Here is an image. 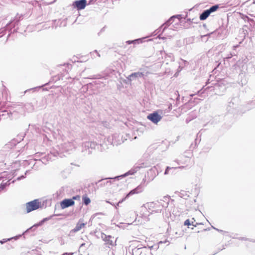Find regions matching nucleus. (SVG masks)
Masks as SVG:
<instances>
[{
	"label": "nucleus",
	"mask_w": 255,
	"mask_h": 255,
	"mask_svg": "<svg viewBox=\"0 0 255 255\" xmlns=\"http://www.w3.org/2000/svg\"><path fill=\"white\" fill-rule=\"evenodd\" d=\"M78 145V142L73 140L71 141L64 142L60 145L59 147V151L53 150L50 151V154H48L47 156H45L39 160L38 162H42L44 164H46L49 160H52V157H56L60 155V152H69L75 149Z\"/></svg>",
	"instance_id": "obj_1"
},
{
	"label": "nucleus",
	"mask_w": 255,
	"mask_h": 255,
	"mask_svg": "<svg viewBox=\"0 0 255 255\" xmlns=\"http://www.w3.org/2000/svg\"><path fill=\"white\" fill-rule=\"evenodd\" d=\"M147 163L146 162H143L141 161H139L137 163H136L134 167L129 170L128 172L126 173L117 176L114 178H106L105 179H102L99 180L97 182L95 183V184L98 186V187H102L105 186L108 184H111V179H121L122 178L127 176L129 175H133L137 171H138L140 168H145L147 167Z\"/></svg>",
	"instance_id": "obj_2"
},
{
	"label": "nucleus",
	"mask_w": 255,
	"mask_h": 255,
	"mask_svg": "<svg viewBox=\"0 0 255 255\" xmlns=\"http://www.w3.org/2000/svg\"><path fill=\"white\" fill-rule=\"evenodd\" d=\"M22 108V106L18 105L15 107V109H13L9 112L5 111L4 113H6L8 117L10 120L16 119L19 117L20 115H23L21 110Z\"/></svg>",
	"instance_id": "obj_3"
},
{
	"label": "nucleus",
	"mask_w": 255,
	"mask_h": 255,
	"mask_svg": "<svg viewBox=\"0 0 255 255\" xmlns=\"http://www.w3.org/2000/svg\"><path fill=\"white\" fill-rule=\"evenodd\" d=\"M145 185L144 184V182H142L139 184L138 186H137L135 188L131 190L128 194H127L126 196L123 198L122 200H120L118 204H119L122 203L125 200L128 198L129 196L133 195L135 194H139L143 192L144 190Z\"/></svg>",
	"instance_id": "obj_4"
},
{
	"label": "nucleus",
	"mask_w": 255,
	"mask_h": 255,
	"mask_svg": "<svg viewBox=\"0 0 255 255\" xmlns=\"http://www.w3.org/2000/svg\"><path fill=\"white\" fill-rule=\"evenodd\" d=\"M150 73L146 70H142L137 72H134L131 73L128 76V79L130 81H132L135 79L139 78H143L145 79Z\"/></svg>",
	"instance_id": "obj_5"
},
{
	"label": "nucleus",
	"mask_w": 255,
	"mask_h": 255,
	"mask_svg": "<svg viewBox=\"0 0 255 255\" xmlns=\"http://www.w3.org/2000/svg\"><path fill=\"white\" fill-rule=\"evenodd\" d=\"M41 207V202L38 199L34 200L26 204V212L29 213Z\"/></svg>",
	"instance_id": "obj_6"
},
{
	"label": "nucleus",
	"mask_w": 255,
	"mask_h": 255,
	"mask_svg": "<svg viewBox=\"0 0 255 255\" xmlns=\"http://www.w3.org/2000/svg\"><path fill=\"white\" fill-rule=\"evenodd\" d=\"M219 8V6L217 5L212 6L209 9L205 10L202 14L200 15V19L201 20H203L206 19L209 15L215 11H216Z\"/></svg>",
	"instance_id": "obj_7"
},
{
	"label": "nucleus",
	"mask_w": 255,
	"mask_h": 255,
	"mask_svg": "<svg viewBox=\"0 0 255 255\" xmlns=\"http://www.w3.org/2000/svg\"><path fill=\"white\" fill-rule=\"evenodd\" d=\"M142 207H144L151 211V214H153V212L156 213L158 211V209H156L158 208V205L153 202L147 203L145 204H144Z\"/></svg>",
	"instance_id": "obj_8"
},
{
	"label": "nucleus",
	"mask_w": 255,
	"mask_h": 255,
	"mask_svg": "<svg viewBox=\"0 0 255 255\" xmlns=\"http://www.w3.org/2000/svg\"><path fill=\"white\" fill-rule=\"evenodd\" d=\"M22 107L21 110L23 115H25L26 113H32L34 110V106L31 103H26Z\"/></svg>",
	"instance_id": "obj_9"
},
{
	"label": "nucleus",
	"mask_w": 255,
	"mask_h": 255,
	"mask_svg": "<svg viewBox=\"0 0 255 255\" xmlns=\"http://www.w3.org/2000/svg\"><path fill=\"white\" fill-rule=\"evenodd\" d=\"M75 204L74 201L72 199H65L62 200L60 203L61 207L62 209H65L69 207L74 205Z\"/></svg>",
	"instance_id": "obj_10"
},
{
	"label": "nucleus",
	"mask_w": 255,
	"mask_h": 255,
	"mask_svg": "<svg viewBox=\"0 0 255 255\" xmlns=\"http://www.w3.org/2000/svg\"><path fill=\"white\" fill-rule=\"evenodd\" d=\"M86 0H78L73 2V5L76 7L78 10L84 9L86 5Z\"/></svg>",
	"instance_id": "obj_11"
},
{
	"label": "nucleus",
	"mask_w": 255,
	"mask_h": 255,
	"mask_svg": "<svg viewBox=\"0 0 255 255\" xmlns=\"http://www.w3.org/2000/svg\"><path fill=\"white\" fill-rule=\"evenodd\" d=\"M147 118L154 124H157L159 122V115L158 114V111L149 114Z\"/></svg>",
	"instance_id": "obj_12"
},
{
	"label": "nucleus",
	"mask_w": 255,
	"mask_h": 255,
	"mask_svg": "<svg viewBox=\"0 0 255 255\" xmlns=\"http://www.w3.org/2000/svg\"><path fill=\"white\" fill-rule=\"evenodd\" d=\"M97 146V144L95 142L93 141L85 142L83 143L82 144V147L85 150H86L87 149H90V148H91V149H95ZM91 152V151L90 150H89L88 153H90Z\"/></svg>",
	"instance_id": "obj_13"
},
{
	"label": "nucleus",
	"mask_w": 255,
	"mask_h": 255,
	"mask_svg": "<svg viewBox=\"0 0 255 255\" xmlns=\"http://www.w3.org/2000/svg\"><path fill=\"white\" fill-rule=\"evenodd\" d=\"M101 238L105 242H106L107 244L111 246H114L115 245L116 242H114L113 240L111 239H114V237H112L111 236H108L104 233H102L101 235Z\"/></svg>",
	"instance_id": "obj_14"
},
{
	"label": "nucleus",
	"mask_w": 255,
	"mask_h": 255,
	"mask_svg": "<svg viewBox=\"0 0 255 255\" xmlns=\"http://www.w3.org/2000/svg\"><path fill=\"white\" fill-rule=\"evenodd\" d=\"M51 218V216L49 217H48V218H44L43 220H42L40 222H39L38 223L33 225L32 227H30V228L28 229L27 230H26L23 234H24V233H26V232H28L29 231L31 230H32L33 229H34L33 230H34L38 226H41L45 221H48L49 220V219H50Z\"/></svg>",
	"instance_id": "obj_15"
},
{
	"label": "nucleus",
	"mask_w": 255,
	"mask_h": 255,
	"mask_svg": "<svg viewBox=\"0 0 255 255\" xmlns=\"http://www.w3.org/2000/svg\"><path fill=\"white\" fill-rule=\"evenodd\" d=\"M85 225V224L84 223H78L76 224V227L74 229H72L70 232L69 235H72V234L74 233H76L77 232H78L80 231L83 227H84Z\"/></svg>",
	"instance_id": "obj_16"
},
{
	"label": "nucleus",
	"mask_w": 255,
	"mask_h": 255,
	"mask_svg": "<svg viewBox=\"0 0 255 255\" xmlns=\"http://www.w3.org/2000/svg\"><path fill=\"white\" fill-rule=\"evenodd\" d=\"M184 225L185 226H194V227H196L197 225H198V223H196V221L194 219V218H192L191 219H187L186 220L185 222H184Z\"/></svg>",
	"instance_id": "obj_17"
},
{
	"label": "nucleus",
	"mask_w": 255,
	"mask_h": 255,
	"mask_svg": "<svg viewBox=\"0 0 255 255\" xmlns=\"http://www.w3.org/2000/svg\"><path fill=\"white\" fill-rule=\"evenodd\" d=\"M158 173L159 172L157 169V167L155 166L151 168L148 172V175H152L153 177H155L156 175H158Z\"/></svg>",
	"instance_id": "obj_18"
},
{
	"label": "nucleus",
	"mask_w": 255,
	"mask_h": 255,
	"mask_svg": "<svg viewBox=\"0 0 255 255\" xmlns=\"http://www.w3.org/2000/svg\"><path fill=\"white\" fill-rule=\"evenodd\" d=\"M19 21V19L17 18L16 17L15 19H14L13 21H10L9 23H7L6 25V28L8 29L11 25H13V27L15 26L16 24H17L18 21Z\"/></svg>",
	"instance_id": "obj_19"
},
{
	"label": "nucleus",
	"mask_w": 255,
	"mask_h": 255,
	"mask_svg": "<svg viewBox=\"0 0 255 255\" xmlns=\"http://www.w3.org/2000/svg\"><path fill=\"white\" fill-rule=\"evenodd\" d=\"M142 253L141 255H150L151 250L149 248L143 247L141 248Z\"/></svg>",
	"instance_id": "obj_20"
},
{
	"label": "nucleus",
	"mask_w": 255,
	"mask_h": 255,
	"mask_svg": "<svg viewBox=\"0 0 255 255\" xmlns=\"http://www.w3.org/2000/svg\"><path fill=\"white\" fill-rule=\"evenodd\" d=\"M141 248H134L132 250V255H141Z\"/></svg>",
	"instance_id": "obj_21"
},
{
	"label": "nucleus",
	"mask_w": 255,
	"mask_h": 255,
	"mask_svg": "<svg viewBox=\"0 0 255 255\" xmlns=\"http://www.w3.org/2000/svg\"><path fill=\"white\" fill-rule=\"evenodd\" d=\"M145 37L142 38V39L139 38V39H135L133 40H128L127 41H126V43L128 44H130L131 43H133V44L139 43V42H142V39H145Z\"/></svg>",
	"instance_id": "obj_22"
},
{
	"label": "nucleus",
	"mask_w": 255,
	"mask_h": 255,
	"mask_svg": "<svg viewBox=\"0 0 255 255\" xmlns=\"http://www.w3.org/2000/svg\"><path fill=\"white\" fill-rule=\"evenodd\" d=\"M82 201H83V203L85 205H89L91 202L90 199L89 197H88L87 196H83Z\"/></svg>",
	"instance_id": "obj_23"
},
{
	"label": "nucleus",
	"mask_w": 255,
	"mask_h": 255,
	"mask_svg": "<svg viewBox=\"0 0 255 255\" xmlns=\"http://www.w3.org/2000/svg\"><path fill=\"white\" fill-rule=\"evenodd\" d=\"M91 57L92 58H95L96 56L100 57L101 56L100 54L98 52L97 50H95L90 53Z\"/></svg>",
	"instance_id": "obj_24"
},
{
	"label": "nucleus",
	"mask_w": 255,
	"mask_h": 255,
	"mask_svg": "<svg viewBox=\"0 0 255 255\" xmlns=\"http://www.w3.org/2000/svg\"><path fill=\"white\" fill-rule=\"evenodd\" d=\"M21 235H19L18 236H15V237H14V238L15 239H18L19 237H20ZM12 239H13V238H9V239H3L2 240H1L0 241V243L2 244H3L4 243H5L7 241H10L11 240H12Z\"/></svg>",
	"instance_id": "obj_25"
},
{
	"label": "nucleus",
	"mask_w": 255,
	"mask_h": 255,
	"mask_svg": "<svg viewBox=\"0 0 255 255\" xmlns=\"http://www.w3.org/2000/svg\"><path fill=\"white\" fill-rule=\"evenodd\" d=\"M8 182L6 183H2L0 185V191L3 190L7 186L9 185Z\"/></svg>",
	"instance_id": "obj_26"
},
{
	"label": "nucleus",
	"mask_w": 255,
	"mask_h": 255,
	"mask_svg": "<svg viewBox=\"0 0 255 255\" xmlns=\"http://www.w3.org/2000/svg\"><path fill=\"white\" fill-rule=\"evenodd\" d=\"M158 145L157 144H154L150 146L148 148V151L150 152L151 150L153 149H157L158 148Z\"/></svg>",
	"instance_id": "obj_27"
},
{
	"label": "nucleus",
	"mask_w": 255,
	"mask_h": 255,
	"mask_svg": "<svg viewBox=\"0 0 255 255\" xmlns=\"http://www.w3.org/2000/svg\"><path fill=\"white\" fill-rule=\"evenodd\" d=\"M159 34L157 35V36L155 38H153L152 39H150L148 40V41H153L154 42L156 43H158L159 42Z\"/></svg>",
	"instance_id": "obj_28"
},
{
	"label": "nucleus",
	"mask_w": 255,
	"mask_h": 255,
	"mask_svg": "<svg viewBox=\"0 0 255 255\" xmlns=\"http://www.w3.org/2000/svg\"><path fill=\"white\" fill-rule=\"evenodd\" d=\"M100 78H101V76L100 75H93L92 76L91 78H90V79H100Z\"/></svg>",
	"instance_id": "obj_29"
},
{
	"label": "nucleus",
	"mask_w": 255,
	"mask_h": 255,
	"mask_svg": "<svg viewBox=\"0 0 255 255\" xmlns=\"http://www.w3.org/2000/svg\"><path fill=\"white\" fill-rule=\"evenodd\" d=\"M38 88V87H35V88H31V89H28L27 90H26L24 93H26L28 91H35V90Z\"/></svg>",
	"instance_id": "obj_30"
},
{
	"label": "nucleus",
	"mask_w": 255,
	"mask_h": 255,
	"mask_svg": "<svg viewBox=\"0 0 255 255\" xmlns=\"http://www.w3.org/2000/svg\"><path fill=\"white\" fill-rule=\"evenodd\" d=\"M24 177H24V176L22 175V176H20V177H17V180H21V179L24 178Z\"/></svg>",
	"instance_id": "obj_31"
},
{
	"label": "nucleus",
	"mask_w": 255,
	"mask_h": 255,
	"mask_svg": "<svg viewBox=\"0 0 255 255\" xmlns=\"http://www.w3.org/2000/svg\"><path fill=\"white\" fill-rule=\"evenodd\" d=\"M11 152H10L9 151H8V153H6V154H5V157H7V155H8V157H9V156H10V154H11Z\"/></svg>",
	"instance_id": "obj_32"
},
{
	"label": "nucleus",
	"mask_w": 255,
	"mask_h": 255,
	"mask_svg": "<svg viewBox=\"0 0 255 255\" xmlns=\"http://www.w3.org/2000/svg\"><path fill=\"white\" fill-rule=\"evenodd\" d=\"M164 199L166 200H167L168 202H169V197H164Z\"/></svg>",
	"instance_id": "obj_33"
},
{
	"label": "nucleus",
	"mask_w": 255,
	"mask_h": 255,
	"mask_svg": "<svg viewBox=\"0 0 255 255\" xmlns=\"http://www.w3.org/2000/svg\"><path fill=\"white\" fill-rule=\"evenodd\" d=\"M110 255H115V253L113 251L111 252Z\"/></svg>",
	"instance_id": "obj_34"
},
{
	"label": "nucleus",
	"mask_w": 255,
	"mask_h": 255,
	"mask_svg": "<svg viewBox=\"0 0 255 255\" xmlns=\"http://www.w3.org/2000/svg\"><path fill=\"white\" fill-rule=\"evenodd\" d=\"M85 245V243L82 244L80 246V248H82V247L84 246Z\"/></svg>",
	"instance_id": "obj_35"
},
{
	"label": "nucleus",
	"mask_w": 255,
	"mask_h": 255,
	"mask_svg": "<svg viewBox=\"0 0 255 255\" xmlns=\"http://www.w3.org/2000/svg\"><path fill=\"white\" fill-rule=\"evenodd\" d=\"M156 32V33L155 35H157V33H158V32H159V31L158 30V29H156L154 32Z\"/></svg>",
	"instance_id": "obj_36"
},
{
	"label": "nucleus",
	"mask_w": 255,
	"mask_h": 255,
	"mask_svg": "<svg viewBox=\"0 0 255 255\" xmlns=\"http://www.w3.org/2000/svg\"><path fill=\"white\" fill-rule=\"evenodd\" d=\"M168 169H169V168H168V167H167V169H166V171H165V174H166L167 173V170H168Z\"/></svg>",
	"instance_id": "obj_37"
},
{
	"label": "nucleus",
	"mask_w": 255,
	"mask_h": 255,
	"mask_svg": "<svg viewBox=\"0 0 255 255\" xmlns=\"http://www.w3.org/2000/svg\"><path fill=\"white\" fill-rule=\"evenodd\" d=\"M0 30H1L0 33H2L5 30V28L4 29H2Z\"/></svg>",
	"instance_id": "obj_38"
},
{
	"label": "nucleus",
	"mask_w": 255,
	"mask_h": 255,
	"mask_svg": "<svg viewBox=\"0 0 255 255\" xmlns=\"http://www.w3.org/2000/svg\"><path fill=\"white\" fill-rule=\"evenodd\" d=\"M68 254L67 255H73V253H67Z\"/></svg>",
	"instance_id": "obj_39"
},
{
	"label": "nucleus",
	"mask_w": 255,
	"mask_h": 255,
	"mask_svg": "<svg viewBox=\"0 0 255 255\" xmlns=\"http://www.w3.org/2000/svg\"><path fill=\"white\" fill-rule=\"evenodd\" d=\"M3 151H4V149H3V150H1L0 153H1V154H3V153H2V152H3Z\"/></svg>",
	"instance_id": "obj_40"
},
{
	"label": "nucleus",
	"mask_w": 255,
	"mask_h": 255,
	"mask_svg": "<svg viewBox=\"0 0 255 255\" xmlns=\"http://www.w3.org/2000/svg\"><path fill=\"white\" fill-rule=\"evenodd\" d=\"M7 145H6L5 147H4V148H4V149H6V148H7Z\"/></svg>",
	"instance_id": "obj_41"
},
{
	"label": "nucleus",
	"mask_w": 255,
	"mask_h": 255,
	"mask_svg": "<svg viewBox=\"0 0 255 255\" xmlns=\"http://www.w3.org/2000/svg\"><path fill=\"white\" fill-rule=\"evenodd\" d=\"M161 205H162L163 207L166 206V205H164V204H161Z\"/></svg>",
	"instance_id": "obj_42"
},
{
	"label": "nucleus",
	"mask_w": 255,
	"mask_h": 255,
	"mask_svg": "<svg viewBox=\"0 0 255 255\" xmlns=\"http://www.w3.org/2000/svg\"><path fill=\"white\" fill-rule=\"evenodd\" d=\"M5 115V114H3L1 115V116H2V117H3V116H4Z\"/></svg>",
	"instance_id": "obj_43"
},
{
	"label": "nucleus",
	"mask_w": 255,
	"mask_h": 255,
	"mask_svg": "<svg viewBox=\"0 0 255 255\" xmlns=\"http://www.w3.org/2000/svg\"><path fill=\"white\" fill-rule=\"evenodd\" d=\"M67 254H68L67 253H66L63 254L62 255H67Z\"/></svg>",
	"instance_id": "obj_44"
},
{
	"label": "nucleus",
	"mask_w": 255,
	"mask_h": 255,
	"mask_svg": "<svg viewBox=\"0 0 255 255\" xmlns=\"http://www.w3.org/2000/svg\"><path fill=\"white\" fill-rule=\"evenodd\" d=\"M41 87H43V85H41V86L38 87V88H40Z\"/></svg>",
	"instance_id": "obj_45"
},
{
	"label": "nucleus",
	"mask_w": 255,
	"mask_h": 255,
	"mask_svg": "<svg viewBox=\"0 0 255 255\" xmlns=\"http://www.w3.org/2000/svg\"><path fill=\"white\" fill-rule=\"evenodd\" d=\"M56 0H54L53 2H51V3H52L54 2H55V1H56Z\"/></svg>",
	"instance_id": "obj_46"
},
{
	"label": "nucleus",
	"mask_w": 255,
	"mask_h": 255,
	"mask_svg": "<svg viewBox=\"0 0 255 255\" xmlns=\"http://www.w3.org/2000/svg\"><path fill=\"white\" fill-rule=\"evenodd\" d=\"M73 199H76V197H73Z\"/></svg>",
	"instance_id": "obj_47"
},
{
	"label": "nucleus",
	"mask_w": 255,
	"mask_h": 255,
	"mask_svg": "<svg viewBox=\"0 0 255 255\" xmlns=\"http://www.w3.org/2000/svg\"><path fill=\"white\" fill-rule=\"evenodd\" d=\"M107 203H109L111 204V203L109 201H107Z\"/></svg>",
	"instance_id": "obj_48"
}]
</instances>
